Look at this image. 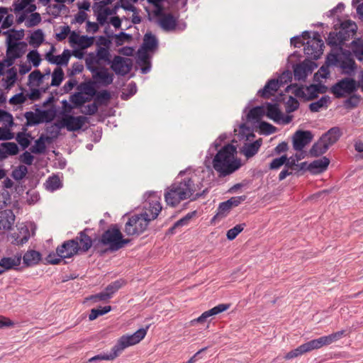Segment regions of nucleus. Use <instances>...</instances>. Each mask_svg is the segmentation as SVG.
Masks as SVG:
<instances>
[{
    "label": "nucleus",
    "mask_w": 363,
    "mask_h": 363,
    "mask_svg": "<svg viewBox=\"0 0 363 363\" xmlns=\"http://www.w3.org/2000/svg\"><path fill=\"white\" fill-rule=\"evenodd\" d=\"M130 242L128 239H123L120 230L116 227L111 228L104 232L99 240L103 245L108 246L111 252L117 251L123 248Z\"/></svg>",
    "instance_id": "6"
},
{
    "label": "nucleus",
    "mask_w": 363,
    "mask_h": 363,
    "mask_svg": "<svg viewBox=\"0 0 363 363\" xmlns=\"http://www.w3.org/2000/svg\"><path fill=\"white\" fill-rule=\"evenodd\" d=\"M62 128L61 126V121L54 124L48 126L46 128V131L49 133L52 138H57L60 133V130Z\"/></svg>",
    "instance_id": "57"
},
{
    "label": "nucleus",
    "mask_w": 363,
    "mask_h": 363,
    "mask_svg": "<svg viewBox=\"0 0 363 363\" xmlns=\"http://www.w3.org/2000/svg\"><path fill=\"white\" fill-rule=\"evenodd\" d=\"M111 99V94L107 90H103L96 92L95 95V101L99 102L100 104H103L108 101Z\"/></svg>",
    "instance_id": "56"
},
{
    "label": "nucleus",
    "mask_w": 363,
    "mask_h": 363,
    "mask_svg": "<svg viewBox=\"0 0 363 363\" xmlns=\"http://www.w3.org/2000/svg\"><path fill=\"white\" fill-rule=\"evenodd\" d=\"M343 101V106L345 108L351 110L358 106L361 101V96L359 94L353 93L351 95L347 96Z\"/></svg>",
    "instance_id": "33"
},
{
    "label": "nucleus",
    "mask_w": 363,
    "mask_h": 363,
    "mask_svg": "<svg viewBox=\"0 0 363 363\" xmlns=\"http://www.w3.org/2000/svg\"><path fill=\"white\" fill-rule=\"evenodd\" d=\"M125 281L123 279H118L115 281L109 284L106 287V290L108 293V294L112 296L113 294H115L119 289L124 285Z\"/></svg>",
    "instance_id": "53"
},
{
    "label": "nucleus",
    "mask_w": 363,
    "mask_h": 363,
    "mask_svg": "<svg viewBox=\"0 0 363 363\" xmlns=\"http://www.w3.org/2000/svg\"><path fill=\"white\" fill-rule=\"evenodd\" d=\"M291 79L292 72L290 70H285L276 79L278 81V83L281 86L287 84L289 82H291Z\"/></svg>",
    "instance_id": "60"
},
{
    "label": "nucleus",
    "mask_w": 363,
    "mask_h": 363,
    "mask_svg": "<svg viewBox=\"0 0 363 363\" xmlns=\"http://www.w3.org/2000/svg\"><path fill=\"white\" fill-rule=\"evenodd\" d=\"M11 31L13 33H9V31L4 32V35H7L6 41L19 42L23 38V37L25 35L23 29H20V30L11 29Z\"/></svg>",
    "instance_id": "41"
},
{
    "label": "nucleus",
    "mask_w": 363,
    "mask_h": 363,
    "mask_svg": "<svg viewBox=\"0 0 363 363\" xmlns=\"http://www.w3.org/2000/svg\"><path fill=\"white\" fill-rule=\"evenodd\" d=\"M231 209L232 208L227 201L220 203L218 207L217 213L212 218V220H214L218 218L225 217Z\"/></svg>",
    "instance_id": "42"
},
{
    "label": "nucleus",
    "mask_w": 363,
    "mask_h": 363,
    "mask_svg": "<svg viewBox=\"0 0 363 363\" xmlns=\"http://www.w3.org/2000/svg\"><path fill=\"white\" fill-rule=\"evenodd\" d=\"M259 128L260 133L266 135L273 134L277 130V128L275 126L265 121L259 122Z\"/></svg>",
    "instance_id": "49"
},
{
    "label": "nucleus",
    "mask_w": 363,
    "mask_h": 363,
    "mask_svg": "<svg viewBox=\"0 0 363 363\" xmlns=\"http://www.w3.org/2000/svg\"><path fill=\"white\" fill-rule=\"evenodd\" d=\"M94 43V38L87 35H82L78 40V45L82 48H87Z\"/></svg>",
    "instance_id": "62"
},
{
    "label": "nucleus",
    "mask_w": 363,
    "mask_h": 363,
    "mask_svg": "<svg viewBox=\"0 0 363 363\" xmlns=\"http://www.w3.org/2000/svg\"><path fill=\"white\" fill-rule=\"evenodd\" d=\"M359 87V83L351 77H344L338 80L330 87V91L337 99L347 97L356 92Z\"/></svg>",
    "instance_id": "7"
},
{
    "label": "nucleus",
    "mask_w": 363,
    "mask_h": 363,
    "mask_svg": "<svg viewBox=\"0 0 363 363\" xmlns=\"http://www.w3.org/2000/svg\"><path fill=\"white\" fill-rule=\"evenodd\" d=\"M147 51H139V60L141 62L145 65V67L141 68V72L143 74H147L150 70V63L148 60V55L147 53Z\"/></svg>",
    "instance_id": "52"
},
{
    "label": "nucleus",
    "mask_w": 363,
    "mask_h": 363,
    "mask_svg": "<svg viewBox=\"0 0 363 363\" xmlns=\"http://www.w3.org/2000/svg\"><path fill=\"white\" fill-rule=\"evenodd\" d=\"M328 44L331 46H341L345 43V38H342L340 32H330L327 39Z\"/></svg>",
    "instance_id": "36"
},
{
    "label": "nucleus",
    "mask_w": 363,
    "mask_h": 363,
    "mask_svg": "<svg viewBox=\"0 0 363 363\" xmlns=\"http://www.w3.org/2000/svg\"><path fill=\"white\" fill-rule=\"evenodd\" d=\"M64 79V72L60 67L54 69L52 74L51 86H58Z\"/></svg>",
    "instance_id": "43"
},
{
    "label": "nucleus",
    "mask_w": 363,
    "mask_h": 363,
    "mask_svg": "<svg viewBox=\"0 0 363 363\" xmlns=\"http://www.w3.org/2000/svg\"><path fill=\"white\" fill-rule=\"evenodd\" d=\"M48 137L45 138L44 135H40V138L35 141V144L30 147L31 153L42 154L46 150L45 140H49Z\"/></svg>",
    "instance_id": "31"
},
{
    "label": "nucleus",
    "mask_w": 363,
    "mask_h": 363,
    "mask_svg": "<svg viewBox=\"0 0 363 363\" xmlns=\"http://www.w3.org/2000/svg\"><path fill=\"white\" fill-rule=\"evenodd\" d=\"M6 55H11L15 59L21 58L26 52L28 44L24 41H6Z\"/></svg>",
    "instance_id": "16"
},
{
    "label": "nucleus",
    "mask_w": 363,
    "mask_h": 363,
    "mask_svg": "<svg viewBox=\"0 0 363 363\" xmlns=\"http://www.w3.org/2000/svg\"><path fill=\"white\" fill-rule=\"evenodd\" d=\"M317 67V64L309 60H305L303 62L296 64L294 66V75L296 80H303L313 69Z\"/></svg>",
    "instance_id": "14"
},
{
    "label": "nucleus",
    "mask_w": 363,
    "mask_h": 363,
    "mask_svg": "<svg viewBox=\"0 0 363 363\" xmlns=\"http://www.w3.org/2000/svg\"><path fill=\"white\" fill-rule=\"evenodd\" d=\"M338 65L344 70L348 69L350 71H353L355 62L352 58H347L345 60L340 61Z\"/></svg>",
    "instance_id": "64"
},
{
    "label": "nucleus",
    "mask_w": 363,
    "mask_h": 363,
    "mask_svg": "<svg viewBox=\"0 0 363 363\" xmlns=\"http://www.w3.org/2000/svg\"><path fill=\"white\" fill-rule=\"evenodd\" d=\"M87 231H89V229L85 228L79 232L78 235L74 239L77 240L79 245V252H87L93 245L91 238L86 234Z\"/></svg>",
    "instance_id": "22"
},
{
    "label": "nucleus",
    "mask_w": 363,
    "mask_h": 363,
    "mask_svg": "<svg viewBox=\"0 0 363 363\" xmlns=\"http://www.w3.org/2000/svg\"><path fill=\"white\" fill-rule=\"evenodd\" d=\"M162 210L161 203L158 201H152L148 203V208L145 207V211L143 214H146L145 217H147L151 220H155L159 215V213Z\"/></svg>",
    "instance_id": "25"
},
{
    "label": "nucleus",
    "mask_w": 363,
    "mask_h": 363,
    "mask_svg": "<svg viewBox=\"0 0 363 363\" xmlns=\"http://www.w3.org/2000/svg\"><path fill=\"white\" fill-rule=\"evenodd\" d=\"M230 305L228 303H220L218 306L203 312L199 317L191 320V324L196 323H202L206 322L208 319L213 315H218L222 312L227 311Z\"/></svg>",
    "instance_id": "18"
},
{
    "label": "nucleus",
    "mask_w": 363,
    "mask_h": 363,
    "mask_svg": "<svg viewBox=\"0 0 363 363\" xmlns=\"http://www.w3.org/2000/svg\"><path fill=\"white\" fill-rule=\"evenodd\" d=\"M21 259V255H16L11 257H3L0 260V267L4 268V271L15 268L20 265Z\"/></svg>",
    "instance_id": "26"
},
{
    "label": "nucleus",
    "mask_w": 363,
    "mask_h": 363,
    "mask_svg": "<svg viewBox=\"0 0 363 363\" xmlns=\"http://www.w3.org/2000/svg\"><path fill=\"white\" fill-rule=\"evenodd\" d=\"M291 44L296 48L303 46L306 55L313 60H318V32H313V38H311V33L304 31L301 36L291 38Z\"/></svg>",
    "instance_id": "4"
},
{
    "label": "nucleus",
    "mask_w": 363,
    "mask_h": 363,
    "mask_svg": "<svg viewBox=\"0 0 363 363\" xmlns=\"http://www.w3.org/2000/svg\"><path fill=\"white\" fill-rule=\"evenodd\" d=\"M36 112L40 113L42 123L51 122L54 119L55 116V111L51 109L41 110L39 108H37Z\"/></svg>",
    "instance_id": "46"
},
{
    "label": "nucleus",
    "mask_w": 363,
    "mask_h": 363,
    "mask_svg": "<svg viewBox=\"0 0 363 363\" xmlns=\"http://www.w3.org/2000/svg\"><path fill=\"white\" fill-rule=\"evenodd\" d=\"M110 64L112 70L116 74L121 76H125L128 74L133 67L131 59L119 55L115 56Z\"/></svg>",
    "instance_id": "12"
},
{
    "label": "nucleus",
    "mask_w": 363,
    "mask_h": 363,
    "mask_svg": "<svg viewBox=\"0 0 363 363\" xmlns=\"http://www.w3.org/2000/svg\"><path fill=\"white\" fill-rule=\"evenodd\" d=\"M316 348H318V340H313L289 352L284 357L286 359H291Z\"/></svg>",
    "instance_id": "19"
},
{
    "label": "nucleus",
    "mask_w": 363,
    "mask_h": 363,
    "mask_svg": "<svg viewBox=\"0 0 363 363\" xmlns=\"http://www.w3.org/2000/svg\"><path fill=\"white\" fill-rule=\"evenodd\" d=\"M0 121H3L6 125L9 127L13 126V119L12 115L4 110L0 109Z\"/></svg>",
    "instance_id": "61"
},
{
    "label": "nucleus",
    "mask_w": 363,
    "mask_h": 363,
    "mask_svg": "<svg viewBox=\"0 0 363 363\" xmlns=\"http://www.w3.org/2000/svg\"><path fill=\"white\" fill-rule=\"evenodd\" d=\"M148 326L146 328H140L132 335H123L117 343L111 348V352L106 354H98L89 359V362L99 360H113L126 347L140 342L146 335Z\"/></svg>",
    "instance_id": "3"
},
{
    "label": "nucleus",
    "mask_w": 363,
    "mask_h": 363,
    "mask_svg": "<svg viewBox=\"0 0 363 363\" xmlns=\"http://www.w3.org/2000/svg\"><path fill=\"white\" fill-rule=\"evenodd\" d=\"M265 115L277 124L286 125L292 121V116H284L277 104L267 103L265 106Z\"/></svg>",
    "instance_id": "9"
},
{
    "label": "nucleus",
    "mask_w": 363,
    "mask_h": 363,
    "mask_svg": "<svg viewBox=\"0 0 363 363\" xmlns=\"http://www.w3.org/2000/svg\"><path fill=\"white\" fill-rule=\"evenodd\" d=\"M92 78L96 83L107 86L113 83L114 76L105 67L91 69Z\"/></svg>",
    "instance_id": "13"
},
{
    "label": "nucleus",
    "mask_w": 363,
    "mask_h": 363,
    "mask_svg": "<svg viewBox=\"0 0 363 363\" xmlns=\"http://www.w3.org/2000/svg\"><path fill=\"white\" fill-rule=\"evenodd\" d=\"M313 138V135L309 130H298L292 136L293 148L297 152H302Z\"/></svg>",
    "instance_id": "11"
},
{
    "label": "nucleus",
    "mask_w": 363,
    "mask_h": 363,
    "mask_svg": "<svg viewBox=\"0 0 363 363\" xmlns=\"http://www.w3.org/2000/svg\"><path fill=\"white\" fill-rule=\"evenodd\" d=\"M345 330L337 331L330 335L319 337V347L330 345L338 340H340L345 334Z\"/></svg>",
    "instance_id": "29"
},
{
    "label": "nucleus",
    "mask_w": 363,
    "mask_h": 363,
    "mask_svg": "<svg viewBox=\"0 0 363 363\" xmlns=\"http://www.w3.org/2000/svg\"><path fill=\"white\" fill-rule=\"evenodd\" d=\"M44 41V34L42 30H35L30 36L29 44L34 47L40 46Z\"/></svg>",
    "instance_id": "39"
},
{
    "label": "nucleus",
    "mask_w": 363,
    "mask_h": 363,
    "mask_svg": "<svg viewBox=\"0 0 363 363\" xmlns=\"http://www.w3.org/2000/svg\"><path fill=\"white\" fill-rule=\"evenodd\" d=\"M292 93L298 98L310 100L318 97V84H313L307 87L293 88Z\"/></svg>",
    "instance_id": "17"
},
{
    "label": "nucleus",
    "mask_w": 363,
    "mask_h": 363,
    "mask_svg": "<svg viewBox=\"0 0 363 363\" xmlns=\"http://www.w3.org/2000/svg\"><path fill=\"white\" fill-rule=\"evenodd\" d=\"M27 59L35 67H38L41 62L40 55L36 50H30L27 55Z\"/></svg>",
    "instance_id": "55"
},
{
    "label": "nucleus",
    "mask_w": 363,
    "mask_h": 363,
    "mask_svg": "<svg viewBox=\"0 0 363 363\" xmlns=\"http://www.w3.org/2000/svg\"><path fill=\"white\" fill-rule=\"evenodd\" d=\"M28 173V168L24 165L16 167L11 173V177L16 181L23 179Z\"/></svg>",
    "instance_id": "47"
},
{
    "label": "nucleus",
    "mask_w": 363,
    "mask_h": 363,
    "mask_svg": "<svg viewBox=\"0 0 363 363\" xmlns=\"http://www.w3.org/2000/svg\"><path fill=\"white\" fill-rule=\"evenodd\" d=\"M41 16L39 13L31 12L30 16L25 21V26L27 28H32L38 26L41 22Z\"/></svg>",
    "instance_id": "51"
},
{
    "label": "nucleus",
    "mask_w": 363,
    "mask_h": 363,
    "mask_svg": "<svg viewBox=\"0 0 363 363\" xmlns=\"http://www.w3.org/2000/svg\"><path fill=\"white\" fill-rule=\"evenodd\" d=\"M157 46V40L155 35L150 33L145 35L143 43V49L145 51H152Z\"/></svg>",
    "instance_id": "32"
},
{
    "label": "nucleus",
    "mask_w": 363,
    "mask_h": 363,
    "mask_svg": "<svg viewBox=\"0 0 363 363\" xmlns=\"http://www.w3.org/2000/svg\"><path fill=\"white\" fill-rule=\"evenodd\" d=\"M24 117L26 119L25 128L37 125L42 123L39 112L27 111L24 113Z\"/></svg>",
    "instance_id": "30"
},
{
    "label": "nucleus",
    "mask_w": 363,
    "mask_h": 363,
    "mask_svg": "<svg viewBox=\"0 0 363 363\" xmlns=\"http://www.w3.org/2000/svg\"><path fill=\"white\" fill-rule=\"evenodd\" d=\"M262 145V140H257L253 143H245L240 148V153L245 155L246 158H250L255 156L259 151Z\"/></svg>",
    "instance_id": "23"
},
{
    "label": "nucleus",
    "mask_w": 363,
    "mask_h": 363,
    "mask_svg": "<svg viewBox=\"0 0 363 363\" xmlns=\"http://www.w3.org/2000/svg\"><path fill=\"white\" fill-rule=\"evenodd\" d=\"M161 27L166 30H172L176 28V19L172 14L165 15L160 21Z\"/></svg>",
    "instance_id": "35"
},
{
    "label": "nucleus",
    "mask_w": 363,
    "mask_h": 363,
    "mask_svg": "<svg viewBox=\"0 0 363 363\" xmlns=\"http://www.w3.org/2000/svg\"><path fill=\"white\" fill-rule=\"evenodd\" d=\"M87 101L88 99L84 96L82 93L79 92L75 93L70 97V101L73 103L76 106H81Z\"/></svg>",
    "instance_id": "58"
},
{
    "label": "nucleus",
    "mask_w": 363,
    "mask_h": 363,
    "mask_svg": "<svg viewBox=\"0 0 363 363\" xmlns=\"http://www.w3.org/2000/svg\"><path fill=\"white\" fill-rule=\"evenodd\" d=\"M96 63L99 65L101 61H104L108 64H110L111 60H110V52L108 48L99 47L96 50Z\"/></svg>",
    "instance_id": "37"
},
{
    "label": "nucleus",
    "mask_w": 363,
    "mask_h": 363,
    "mask_svg": "<svg viewBox=\"0 0 363 363\" xmlns=\"http://www.w3.org/2000/svg\"><path fill=\"white\" fill-rule=\"evenodd\" d=\"M85 121L84 116L65 115L61 120V126L66 128L68 131H77L82 128Z\"/></svg>",
    "instance_id": "15"
},
{
    "label": "nucleus",
    "mask_w": 363,
    "mask_h": 363,
    "mask_svg": "<svg viewBox=\"0 0 363 363\" xmlns=\"http://www.w3.org/2000/svg\"><path fill=\"white\" fill-rule=\"evenodd\" d=\"M146 214H133L128 218L125 224L124 232L127 235H139L145 232L150 223Z\"/></svg>",
    "instance_id": "8"
},
{
    "label": "nucleus",
    "mask_w": 363,
    "mask_h": 363,
    "mask_svg": "<svg viewBox=\"0 0 363 363\" xmlns=\"http://www.w3.org/2000/svg\"><path fill=\"white\" fill-rule=\"evenodd\" d=\"M56 252L59 258L56 257L55 254H50L46 260L49 264H57L62 259L70 258L79 252V245L77 240H69L64 242L56 249Z\"/></svg>",
    "instance_id": "5"
},
{
    "label": "nucleus",
    "mask_w": 363,
    "mask_h": 363,
    "mask_svg": "<svg viewBox=\"0 0 363 363\" xmlns=\"http://www.w3.org/2000/svg\"><path fill=\"white\" fill-rule=\"evenodd\" d=\"M16 216L12 210L0 211V230H10L14 224Z\"/></svg>",
    "instance_id": "20"
},
{
    "label": "nucleus",
    "mask_w": 363,
    "mask_h": 363,
    "mask_svg": "<svg viewBox=\"0 0 363 363\" xmlns=\"http://www.w3.org/2000/svg\"><path fill=\"white\" fill-rule=\"evenodd\" d=\"M265 115L264 106H256L252 108L247 115L249 121L259 122L263 116Z\"/></svg>",
    "instance_id": "34"
},
{
    "label": "nucleus",
    "mask_w": 363,
    "mask_h": 363,
    "mask_svg": "<svg viewBox=\"0 0 363 363\" xmlns=\"http://www.w3.org/2000/svg\"><path fill=\"white\" fill-rule=\"evenodd\" d=\"M281 86L276 79L269 80L264 88L258 91V94L264 98L273 96Z\"/></svg>",
    "instance_id": "24"
},
{
    "label": "nucleus",
    "mask_w": 363,
    "mask_h": 363,
    "mask_svg": "<svg viewBox=\"0 0 363 363\" xmlns=\"http://www.w3.org/2000/svg\"><path fill=\"white\" fill-rule=\"evenodd\" d=\"M46 188L52 191H55L61 187V182L57 176L50 177L46 181Z\"/></svg>",
    "instance_id": "50"
},
{
    "label": "nucleus",
    "mask_w": 363,
    "mask_h": 363,
    "mask_svg": "<svg viewBox=\"0 0 363 363\" xmlns=\"http://www.w3.org/2000/svg\"><path fill=\"white\" fill-rule=\"evenodd\" d=\"M34 0H18L13 4V11L18 13L27 8L26 12L31 13L36 10V6L32 4Z\"/></svg>",
    "instance_id": "27"
},
{
    "label": "nucleus",
    "mask_w": 363,
    "mask_h": 363,
    "mask_svg": "<svg viewBox=\"0 0 363 363\" xmlns=\"http://www.w3.org/2000/svg\"><path fill=\"white\" fill-rule=\"evenodd\" d=\"M40 259V253L35 250L28 251L23 257V263L26 266L35 265L39 262Z\"/></svg>",
    "instance_id": "28"
},
{
    "label": "nucleus",
    "mask_w": 363,
    "mask_h": 363,
    "mask_svg": "<svg viewBox=\"0 0 363 363\" xmlns=\"http://www.w3.org/2000/svg\"><path fill=\"white\" fill-rule=\"evenodd\" d=\"M111 311V306H106L104 307H101L100 308H93L91 310V312L89 315V320H94L96 318H97L99 315L106 314Z\"/></svg>",
    "instance_id": "45"
},
{
    "label": "nucleus",
    "mask_w": 363,
    "mask_h": 363,
    "mask_svg": "<svg viewBox=\"0 0 363 363\" xmlns=\"http://www.w3.org/2000/svg\"><path fill=\"white\" fill-rule=\"evenodd\" d=\"M341 136L338 127H333L319 138V156L324 154Z\"/></svg>",
    "instance_id": "10"
},
{
    "label": "nucleus",
    "mask_w": 363,
    "mask_h": 363,
    "mask_svg": "<svg viewBox=\"0 0 363 363\" xmlns=\"http://www.w3.org/2000/svg\"><path fill=\"white\" fill-rule=\"evenodd\" d=\"M236 154L235 146L228 144L223 147L213 160L215 170L222 176H227L238 169L241 164L235 157Z\"/></svg>",
    "instance_id": "2"
},
{
    "label": "nucleus",
    "mask_w": 363,
    "mask_h": 363,
    "mask_svg": "<svg viewBox=\"0 0 363 363\" xmlns=\"http://www.w3.org/2000/svg\"><path fill=\"white\" fill-rule=\"evenodd\" d=\"M357 30V24L351 20L345 21L340 24V33L345 38V42L353 38Z\"/></svg>",
    "instance_id": "21"
},
{
    "label": "nucleus",
    "mask_w": 363,
    "mask_h": 363,
    "mask_svg": "<svg viewBox=\"0 0 363 363\" xmlns=\"http://www.w3.org/2000/svg\"><path fill=\"white\" fill-rule=\"evenodd\" d=\"M287 160V157L286 155H282L280 157H277L274 159L269 164V168L271 169H277L281 167L282 165L286 163Z\"/></svg>",
    "instance_id": "63"
},
{
    "label": "nucleus",
    "mask_w": 363,
    "mask_h": 363,
    "mask_svg": "<svg viewBox=\"0 0 363 363\" xmlns=\"http://www.w3.org/2000/svg\"><path fill=\"white\" fill-rule=\"evenodd\" d=\"M245 227V224L241 223V224L236 225L233 228L228 230L227 231V234H226L227 238L229 240H234L237 237V235L244 230Z\"/></svg>",
    "instance_id": "54"
},
{
    "label": "nucleus",
    "mask_w": 363,
    "mask_h": 363,
    "mask_svg": "<svg viewBox=\"0 0 363 363\" xmlns=\"http://www.w3.org/2000/svg\"><path fill=\"white\" fill-rule=\"evenodd\" d=\"M27 128L23 127V131L17 133L16 140L18 143V144L23 148L26 149L30 145L29 138L31 137V134L30 133H26Z\"/></svg>",
    "instance_id": "38"
},
{
    "label": "nucleus",
    "mask_w": 363,
    "mask_h": 363,
    "mask_svg": "<svg viewBox=\"0 0 363 363\" xmlns=\"http://www.w3.org/2000/svg\"><path fill=\"white\" fill-rule=\"evenodd\" d=\"M201 188L202 184L196 174L189 169L181 171L174 183L167 189L165 201L174 207L186 199L195 201L206 192V189L201 191Z\"/></svg>",
    "instance_id": "1"
},
{
    "label": "nucleus",
    "mask_w": 363,
    "mask_h": 363,
    "mask_svg": "<svg viewBox=\"0 0 363 363\" xmlns=\"http://www.w3.org/2000/svg\"><path fill=\"white\" fill-rule=\"evenodd\" d=\"M71 57L70 51L67 49L64 50L62 55H56L54 65H67L69 58Z\"/></svg>",
    "instance_id": "44"
},
{
    "label": "nucleus",
    "mask_w": 363,
    "mask_h": 363,
    "mask_svg": "<svg viewBox=\"0 0 363 363\" xmlns=\"http://www.w3.org/2000/svg\"><path fill=\"white\" fill-rule=\"evenodd\" d=\"M4 148L6 155H16L18 152V145L12 142H6L1 144Z\"/></svg>",
    "instance_id": "48"
},
{
    "label": "nucleus",
    "mask_w": 363,
    "mask_h": 363,
    "mask_svg": "<svg viewBox=\"0 0 363 363\" xmlns=\"http://www.w3.org/2000/svg\"><path fill=\"white\" fill-rule=\"evenodd\" d=\"M195 214V211L187 213L184 217L177 220L174 225L169 229V232L173 234L176 228L186 225Z\"/></svg>",
    "instance_id": "40"
},
{
    "label": "nucleus",
    "mask_w": 363,
    "mask_h": 363,
    "mask_svg": "<svg viewBox=\"0 0 363 363\" xmlns=\"http://www.w3.org/2000/svg\"><path fill=\"white\" fill-rule=\"evenodd\" d=\"M299 106V103L296 99L293 96H289L286 102L285 108L287 113H291L296 111Z\"/></svg>",
    "instance_id": "59"
}]
</instances>
